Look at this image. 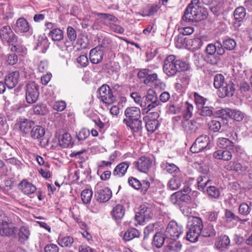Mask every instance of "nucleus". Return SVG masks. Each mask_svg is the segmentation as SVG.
I'll return each instance as SVG.
<instances>
[{
	"mask_svg": "<svg viewBox=\"0 0 252 252\" xmlns=\"http://www.w3.org/2000/svg\"><path fill=\"white\" fill-rule=\"evenodd\" d=\"M21 222V219L15 215L6 216L0 212V235L2 237H15L17 231V226Z\"/></svg>",
	"mask_w": 252,
	"mask_h": 252,
	"instance_id": "1",
	"label": "nucleus"
},
{
	"mask_svg": "<svg viewBox=\"0 0 252 252\" xmlns=\"http://www.w3.org/2000/svg\"><path fill=\"white\" fill-rule=\"evenodd\" d=\"M125 118L123 122L131 131L137 132L142 128V122L140 120L141 111L137 107H129L125 111Z\"/></svg>",
	"mask_w": 252,
	"mask_h": 252,
	"instance_id": "2",
	"label": "nucleus"
},
{
	"mask_svg": "<svg viewBox=\"0 0 252 252\" xmlns=\"http://www.w3.org/2000/svg\"><path fill=\"white\" fill-rule=\"evenodd\" d=\"M189 65L185 62L177 60L174 55L168 56L164 61L163 66V72L168 76L175 75L177 72L187 70Z\"/></svg>",
	"mask_w": 252,
	"mask_h": 252,
	"instance_id": "3",
	"label": "nucleus"
},
{
	"mask_svg": "<svg viewBox=\"0 0 252 252\" xmlns=\"http://www.w3.org/2000/svg\"><path fill=\"white\" fill-rule=\"evenodd\" d=\"M186 234L187 239L191 242L197 241L203 228V224L201 218L197 217H190L188 222Z\"/></svg>",
	"mask_w": 252,
	"mask_h": 252,
	"instance_id": "4",
	"label": "nucleus"
},
{
	"mask_svg": "<svg viewBox=\"0 0 252 252\" xmlns=\"http://www.w3.org/2000/svg\"><path fill=\"white\" fill-rule=\"evenodd\" d=\"M0 37L3 42L11 46L10 50L18 52L17 37L9 26H3L0 30Z\"/></svg>",
	"mask_w": 252,
	"mask_h": 252,
	"instance_id": "5",
	"label": "nucleus"
},
{
	"mask_svg": "<svg viewBox=\"0 0 252 252\" xmlns=\"http://www.w3.org/2000/svg\"><path fill=\"white\" fill-rule=\"evenodd\" d=\"M159 105H160V102L156 94L152 91L151 93L148 92L147 95L142 97L140 106L146 113H148Z\"/></svg>",
	"mask_w": 252,
	"mask_h": 252,
	"instance_id": "6",
	"label": "nucleus"
},
{
	"mask_svg": "<svg viewBox=\"0 0 252 252\" xmlns=\"http://www.w3.org/2000/svg\"><path fill=\"white\" fill-rule=\"evenodd\" d=\"M210 137L207 135H202L195 140L190 148L192 153H198L210 148Z\"/></svg>",
	"mask_w": 252,
	"mask_h": 252,
	"instance_id": "7",
	"label": "nucleus"
},
{
	"mask_svg": "<svg viewBox=\"0 0 252 252\" xmlns=\"http://www.w3.org/2000/svg\"><path fill=\"white\" fill-rule=\"evenodd\" d=\"M183 233V228L175 221H170L164 232L165 236L167 239L176 240Z\"/></svg>",
	"mask_w": 252,
	"mask_h": 252,
	"instance_id": "8",
	"label": "nucleus"
},
{
	"mask_svg": "<svg viewBox=\"0 0 252 252\" xmlns=\"http://www.w3.org/2000/svg\"><path fill=\"white\" fill-rule=\"evenodd\" d=\"M153 216L152 208L143 204L139 207V212L135 215V219L139 224H142L151 219Z\"/></svg>",
	"mask_w": 252,
	"mask_h": 252,
	"instance_id": "9",
	"label": "nucleus"
},
{
	"mask_svg": "<svg viewBox=\"0 0 252 252\" xmlns=\"http://www.w3.org/2000/svg\"><path fill=\"white\" fill-rule=\"evenodd\" d=\"M99 98L105 104L110 105L116 100V97L113 94L112 91L107 85H103L99 89Z\"/></svg>",
	"mask_w": 252,
	"mask_h": 252,
	"instance_id": "10",
	"label": "nucleus"
},
{
	"mask_svg": "<svg viewBox=\"0 0 252 252\" xmlns=\"http://www.w3.org/2000/svg\"><path fill=\"white\" fill-rule=\"evenodd\" d=\"M38 88L33 82L29 83L27 85L26 99L28 103H33L36 101L39 96Z\"/></svg>",
	"mask_w": 252,
	"mask_h": 252,
	"instance_id": "11",
	"label": "nucleus"
},
{
	"mask_svg": "<svg viewBox=\"0 0 252 252\" xmlns=\"http://www.w3.org/2000/svg\"><path fill=\"white\" fill-rule=\"evenodd\" d=\"M118 21L116 17H101L100 22L104 25L110 28L112 31L116 33H122L124 30L121 26L115 23Z\"/></svg>",
	"mask_w": 252,
	"mask_h": 252,
	"instance_id": "12",
	"label": "nucleus"
},
{
	"mask_svg": "<svg viewBox=\"0 0 252 252\" xmlns=\"http://www.w3.org/2000/svg\"><path fill=\"white\" fill-rule=\"evenodd\" d=\"M152 161L147 157H141L133 164L135 168L140 172L147 173L151 168Z\"/></svg>",
	"mask_w": 252,
	"mask_h": 252,
	"instance_id": "13",
	"label": "nucleus"
},
{
	"mask_svg": "<svg viewBox=\"0 0 252 252\" xmlns=\"http://www.w3.org/2000/svg\"><path fill=\"white\" fill-rule=\"evenodd\" d=\"M217 145L220 148L229 149L232 152H238L241 150L240 147L234 145L231 140L223 137L219 138L217 140Z\"/></svg>",
	"mask_w": 252,
	"mask_h": 252,
	"instance_id": "14",
	"label": "nucleus"
},
{
	"mask_svg": "<svg viewBox=\"0 0 252 252\" xmlns=\"http://www.w3.org/2000/svg\"><path fill=\"white\" fill-rule=\"evenodd\" d=\"M234 84L231 81L226 82L218 91V94L220 97L224 98L226 96H232L235 91Z\"/></svg>",
	"mask_w": 252,
	"mask_h": 252,
	"instance_id": "15",
	"label": "nucleus"
},
{
	"mask_svg": "<svg viewBox=\"0 0 252 252\" xmlns=\"http://www.w3.org/2000/svg\"><path fill=\"white\" fill-rule=\"evenodd\" d=\"M225 168L228 171H235L237 172H245L249 169L248 163L242 162H239L236 161H230L229 164L225 167Z\"/></svg>",
	"mask_w": 252,
	"mask_h": 252,
	"instance_id": "16",
	"label": "nucleus"
},
{
	"mask_svg": "<svg viewBox=\"0 0 252 252\" xmlns=\"http://www.w3.org/2000/svg\"><path fill=\"white\" fill-rule=\"evenodd\" d=\"M155 118L152 119L149 116L144 117V120L146 123V128L148 132L153 133L155 131L159 126L158 121L156 119L158 117V114L157 113H154Z\"/></svg>",
	"mask_w": 252,
	"mask_h": 252,
	"instance_id": "17",
	"label": "nucleus"
},
{
	"mask_svg": "<svg viewBox=\"0 0 252 252\" xmlns=\"http://www.w3.org/2000/svg\"><path fill=\"white\" fill-rule=\"evenodd\" d=\"M95 196L98 201L106 202L111 198L112 192L110 189L107 187L100 189H97V191L95 192Z\"/></svg>",
	"mask_w": 252,
	"mask_h": 252,
	"instance_id": "18",
	"label": "nucleus"
},
{
	"mask_svg": "<svg viewBox=\"0 0 252 252\" xmlns=\"http://www.w3.org/2000/svg\"><path fill=\"white\" fill-rule=\"evenodd\" d=\"M104 50L99 47H95L90 52V59L92 63L97 64L100 63L104 55Z\"/></svg>",
	"mask_w": 252,
	"mask_h": 252,
	"instance_id": "19",
	"label": "nucleus"
},
{
	"mask_svg": "<svg viewBox=\"0 0 252 252\" xmlns=\"http://www.w3.org/2000/svg\"><path fill=\"white\" fill-rule=\"evenodd\" d=\"M199 0H191L185 11L184 16L189 14H190L192 16H199V14L198 10L199 9L201 11L202 9H204V8L199 6Z\"/></svg>",
	"mask_w": 252,
	"mask_h": 252,
	"instance_id": "20",
	"label": "nucleus"
},
{
	"mask_svg": "<svg viewBox=\"0 0 252 252\" xmlns=\"http://www.w3.org/2000/svg\"><path fill=\"white\" fill-rule=\"evenodd\" d=\"M19 80V72L13 71L5 76L4 81L9 89H13L18 84Z\"/></svg>",
	"mask_w": 252,
	"mask_h": 252,
	"instance_id": "21",
	"label": "nucleus"
},
{
	"mask_svg": "<svg viewBox=\"0 0 252 252\" xmlns=\"http://www.w3.org/2000/svg\"><path fill=\"white\" fill-rule=\"evenodd\" d=\"M19 130L23 133H29L34 125L32 121L27 119L20 118L18 122Z\"/></svg>",
	"mask_w": 252,
	"mask_h": 252,
	"instance_id": "22",
	"label": "nucleus"
},
{
	"mask_svg": "<svg viewBox=\"0 0 252 252\" xmlns=\"http://www.w3.org/2000/svg\"><path fill=\"white\" fill-rule=\"evenodd\" d=\"M30 234V231L27 226H21L17 233L18 242L21 244H25L29 239Z\"/></svg>",
	"mask_w": 252,
	"mask_h": 252,
	"instance_id": "23",
	"label": "nucleus"
},
{
	"mask_svg": "<svg viewBox=\"0 0 252 252\" xmlns=\"http://www.w3.org/2000/svg\"><path fill=\"white\" fill-rule=\"evenodd\" d=\"M182 126L185 131L188 134L195 133L197 130L196 123L194 121L185 119L182 121Z\"/></svg>",
	"mask_w": 252,
	"mask_h": 252,
	"instance_id": "24",
	"label": "nucleus"
},
{
	"mask_svg": "<svg viewBox=\"0 0 252 252\" xmlns=\"http://www.w3.org/2000/svg\"><path fill=\"white\" fill-rule=\"evenodd\" d=\"M50 43L45 34H42L38 36L36 49H40L42 53H44L49 46Z\"/></svg>",
	"mask_w": 252,
	"mask_h": 252,
	"instance_id": "25",
	"label": "nucleus"
},
{
	"mask_svg": "<svg viewBox=\"0 0 252 252\" xmlns=\"http://www.w3.org/2000/svg\"><path fill=\"white\" fill-rule=\"evenodd\" d=\"M230 244V240L229 237L226 235H222L216 241L215 246L217 249L220 251L226 247H229Z\"/></svg>",
	"mask_w": 252,
	"mask_h": 252,
	"instance_id": "26",
	"label": "nucleus"
},
{
	"mask_svg": "<svg viewBox=\"0 0 252 252\" xmlns=\"http://www.w3.org/2000/svg\"><path fill=\"white\" fill-rule=\"evenodd\" d=\"M129 166L126 162H122L117 165L113 171V175L118 177L124 176Z\"/></svg>",
	"mask_w": 252,
	"mask_h": 252,
	"instance_id": "27",
	"label": "nucleus"
},
{
	"mask_svg": "<svg viewBox=\"0 0 252 252\" xmlns=\"http://www.w3.org/2000/svg\"><path fill=\"white\" fill-rule=\"evenodd\" d=\"M30 132V135L32 138L43 140V137L45 134V129L41 126H33Z\"/></svg>",
	"mask_w": 252,
	"mask_h": 252,
	"instance_id": "28",
	"label": "nucleus"
},
{
	"mask_svg": "<svg viewBox=\"0 0 252 252\" xmlns=\"http://www.w3.org/2000/svg\"><path fill=\"white\" fill-rule=\"evenodd\" d=\"M20 186L22 191L27 195L32 194L36 189V187L33 185L26 180H23L21 182Z\"/></svg>",
	"mask_w": 252,
	"mask_h": 252,
	"instance_id": "29",
	"label": "nucleus"
},
{
	"mask_svg": "<svg viewBox=\"0 0 252 252\" xmlns=\"http://www.w3.org/2000/svg\"><path fill=\"white\" fill-rule=\"evenodd\" d=\"M30 29L28 21L23 17L19 18L16 22L15 31L20 32H26Z\"/></svg>",
	"mask_w": 252,
	"mask_h": 252,
	"instance_id": "30",
	"label": "nucleus"
},
{
	"mask_svg": "<svg viewBox=\"0 0 252 252\" xmlns=\"http://www.w3.org/2000/svg\"><path fill=\"white\" fill-rule=\"evenodd\" d=\"M165 234L161 232H157L153 237L152 245L157 248H160L163 245V244L166 239Z\"/></svg>",
	"mask_w": 252,
	"mask_h": 252,
	"instance_id": "31",
	"label": "nucleus"
},
{
	"mask_svg": "<svg viewBox=\"0 0 252 252\" xmlns=\"http://www.w3.org/2000/svg\"><path fill=\"white\" fill-rule=\"evenodd\" d=\"M48 35L54 41L60 42L63 39V32L58 28H54L50 31Z\"/></svg>",
	"mask_w": 252,
	"mask_h": 252,
	"instance_id": "32",
	"label": "nucleus"
},
{
	"mask_svg": "<svg viewBox=\"0 0 252 252\" xmlns=\"http://www.w3.org/2000/svg\"><path fill=\"white\" fill-rule=\"evenodd\" d=\"M73 242V237L70 236H59L58 239V244L63 248H70Z\"/></svg>",
	"mask_w": 252,
	"mask_h": 252,
	"instance_id": "33",
	"label": "nucleus"
},
{
	"mask_svg": "<svg viewBox=\"0 0 252 252\" xmlns=\"http://www.w3.org/2000/svg\"><path fill=\"white\" fill-rule=\"evenodd\" d=\"M125 213V208L122 205H117L114 207L112 211V217L115 220H120L122 219Z\"/></svg>",
	"mask_w": 252,
	"mask_h": 252,
	"instance_id": "34",
	"label": "nucleus"
},
{
	"mask_svg": "<svg viewBox=\"0 0 252 252\" xmlns=\"http://www.w3.org/2000/svg\"><path fill=\"white\" fill-rule=\"evenodd\" d=\"M140 234V232L136 228H130L125 232L123 239L125 241H128L134 238L139 237Z\"/></svg>",
	"mask_w": 252,
	"mask_h": 252,
	"instance_id": "35",
	"label": "nucleus"
},
{
	"mask_svg": "<svg viewBox=\"0 0 252 252\" xmlns=\"http://www.w3.org/2000/svg\"><path fill=\"white\" fill-rule=\"evenodd\" d=\"M33 111L36 115H45L48 112L46 104L39 103L33 106Z\"/></svg>",
	"mask_w": 252,
	"mask_h": 252,
	"instance_id": "36",
	"label": "nucleus"
},
{
	"mask_svg": "<svg viewBox=\"0 0 252 252\" xmlns=\"http://www.w3.org/2000/svg\"><path fill=\"white\" fill-rule=\"evenodd\" d=\"M184 192L185 193H183L182 191H177L175 193H174L172 195V197H176L178 198L181 201L189 202L191 200V197L189 195L187 192L189 191V189L187 188L186 190L184 189Z\"/></svg>",
	"mask_w": 252,
	"mask_h": 252,
	"instance_id": "37",
	"label": "nucleus"
},
{
	"mask_svg": "<svg viewBox=\"0 0 252 252\" xmlns=\"http://www.w3.org/2000/svg\"><path fill=\"white\" fill-rule=\"evenodd\" d=\"M161 167L169 173H177L179 171V168L174 163H169L166 161L162 162Z\"/></svg>",
	"mask_w": 252,
	"mask_h": 252,
	"instance_id": "38",
	"label": "nucleus"
},
{
	"mask_svg": "<svg viewBox=\"0 0 252 252\" xmlns=\"http://www.w3.org/2000/svg\"><path fill=\"white\" fill-rule=\"evenodd\" d=\"M182 248V245L180 242L175 240H171L167 246V252H179Z\"/></svg>",
	"mask_w": 252,
	"mask_h": 252,
	"instance_id": "39",
	"label": "nucleus"
},
{
	"mask_svg": "<svg viewBox=\"0 0 252 252\" xmlns=\"http://www.w3.org/2000/svg\"><path fill=\"white\" fill-rule=\"evenodd\" d=\"M197 180L198 189L201 190H204L207 184L210 181L208 176L205 174L199 176Z\"/></svg>",
	"mask_w": 252,
	"mask_h": 252,
	"instance_id": "40",
	"label": "nucleus"
},
{
	"mask_svg": "<svg viewBox=\"0 0 252 252\" xmlns=\"http://www.w3.org/2000/svg\"><path fill=\"white\" fill-rule=\"evenodd\" d=\"M59 141L61 146L67 147L71 142V135L68 133H64L59 138Z\"/></svg>",
	"mask_w": 252,
	"mask_h": 252,
	"instance_id": "41",
	"label": "nucleus"
},
{
	"mask_svg": "<svg viewBox=\"0 0 252 252\" xmlns=\"http://www.w3.org/2000/svg\"><path fill=\"white\" fill-rule=\"evenodd\" d=\"M166 109L167 113L171 115L179 114L181 111V107L180 105L173 103L168 104Z\"/></svg>",
	"mask_w": 252,
	"mask_h": 252,
	"instance_id": "42",
	"label": "nucleus"
},
{
	"mask_svg": "<svg viewBox=\"0 0 252 252\" xmlns=\"http://www.w3.org/2000/svg\"><path fill=\"white\" fill-rule=\"evenodd\" d=\"M207 192L211 198L216 199L219 198L220 194V189L213 186H210L207 188Z\"/></svg>",
	"mask_w": 252,
	"mask_h": 252,
	"instance_id": "43",
	"label": "nucleus"
},
{
	"mask_svg": "<svg viewBox=\"0 0 252 252\" xmlns=\"http://www.w3.org/2000/svg\"><path fill=\"white\" fill-rule=\"evenodd\" d=\"M226 82L224 81V77L221 74H218L214 77V86L216 89H221Z\"/></svg>",
	"mask_w": 252,
	"mask_h": 252,
	"instance_id": "44",
	"label": "nucleus"
},
{
	"mask_svg": "<svg viewBox=\"0 0 252 252\" xmlns=\"http://www.w3.org/2000/svg\"><path fill=\"white\" fill-rule=\"evenodd\" d=\"M201 17H182L181 23L183 26H187L188 23H190L193 25L196 24L201 20Z\"/></svg>",
	"mask_w": 252,
	"mask_h": 252,
	"instance_id": "45",
	"label": "nucleus"
},
{
	"mask_svg": "<svg viewBox=\"0 0 252 252\" xmlns=\"http://www.w3.org/2000/svg\"><path fill=\"white\" fill-rule=\"evenodd\" d=\"M93 195V191L90 189L83 190L81 192V198L84 204L90 203Z\"/></svg>",
	"mask_w": 252,
	"mask_h": 252,
	"instance_id": "46",
	"label": "nucleus"
},
{
	"mask_svg": "<svg viewBox=\"0 0 252 252\" xmlns=\"http://www.w3.org/2000/svg\"><path fill=\"white\" fill-rule=\"evenodd\" d=\"M245 116V114L239 110L231 109L230 118L237 122L242 121Z\"/></svg>",
	"mask_w": 252,
	"mask_h": 252,
	"instance_id": "47",
	"label": "nucleus"
},
{
	"mask_svg": "<svg viewBox=\"0 0 252 252\" xmlns=\"http://www.w3.org/2000/svg\"><path fill=\"white\" fill-rule=\"evenodd\" d=\"M209 129L213 132H218L220 129L221 125L220 121L211 120L208 124Z\"/></svg>",
	"mask_w": 252,
	"mask_h": 252,
	"instance_id": "48",
	"label": "nucleus"
},
{
	"mask_svg": "<svg viewBox=\"0 0 252 252\" xmlns=\"http://www.w3.org/2000/svg\"><path fill=\"white\" fill-rule=\"evenodd\" d=\"M160 4H148L145 8V11L148 12L147 16H152L157 13L160 8Z\"/></svg>",
	"mask_w": 252,
	"mask_h": 252,
	"instance_id": "49",
	"label": "nucleus"
},
{
	"mask_svg": "<svg viewBox=\"0 0 252 252\" xmlns=\"http://www.w3.org/2000/svg\"><path fill=\"white\" fill-rule=\"evenodd\" d=\"M252 204L250 203V205H248L246 203H242L239 205V213L241 215L243 216H247L250 214L251 210Z\"/></svg>",
	"mask_w": 252,
	"mask_h": 252,
	"instance_id": "50",
	"label": "nucleus"
},
{
	"mask_svg": "<svg viewBox=\"0 0 252 252\" xmlns=\"http://www.w3.org/2000/svg\"><path fill=\"white\" fill-rule=\"evenodd\" d=\"M201 232L202 236L205 237H212L216 235V231L212 224H209Z\"/></svg>",
	"mask_w": 252,
	"mask_h": 252,
	"instance_id": "51",
	"label": "nucleus"
},
{
	"mask_svg": "<svg viewBox=\"0 0 252 252\" xmlns=\"http://www.w3.org/2000/svg\"><path fill=\"white\" fill-rule=\"evenodd\" d=\"M199 110V114L203 117H210L213 115V107L208 106H201L200 108H198Z\"/></svg>",
	"mask_w": 252,
	"mask_h": 252,
	"instance_id": "52",
	"label": "nucleus"
},
{
	"mask_svg": "<svg viewBox=\"0 0 252 252\" xmlns=\"http://www.w3.org/2000/svg\"><path fill=\"white\" fill-rule=\"evenodd\" d=\"M105 67L109 73L117 72L120 70V66L118 63L111 61L105 64Z\"/></svg>",
	"mask_w": 252,
	"mask_h": 252,
	"instance_id": "53",
	"label": "nucleus"
},
{
	"mask_svg": "<svg viewBox=\"0 0 252 252\" xmlns=\"http://www.w3.org/2000/svg\"><path fill=\"white\" fill-rule=\"evenodd\" d=\"M98 45L96 47H99L100 49H105L108 47L111 42V40L109 38L103 37L99 36L97 37Z\"/></svg>",
	"mask_w": 252,
	"mask_h": 252,
	"instance_id": "54",
	"label": "nucleus"
},
{
	"mask_svg": "<svg viewBox=\"0 0 252 252\" xmlns=\"http://www.w3.org/2000/svg\"><path fill=\"white\" fill-rule=\"evenodd\" d=\"M168 185L171 189L176 190L181 186V182L178 178L174 177L169 180Z\"/></svg>",
	"mask_w": 252,
	"mask_h": 252,
	"instance_id": "55",
	"label": "nucleus"
},
{
	"mask_svg": "<svg viewBox=\"0 0 252 252\" xmlns=\"http://www.w3.org/2000/svg\"><path fill=\"white\" fill-rule=\"evenodd\" d=\"M204 59L207 63L212 65H216L218 63L220 58L217 55L213 54L211 55H205Z\"/></svg>",
	"mask_w": 252,
	"mask_h": 252,
	"instance_id": "56",
	"label": "nucleus"
},
{
	"mask_svg": "<svg viewBox=\"0 0 252 252\" xmlns=\"http://www.w3.org/2000/svg\"><path fill=\"white\" fill-rule=\"evenodd\" d=\"M67 37L70 42H74L77 38L76 31L72 27L69 26L67 28Z\"/></svg>",
	"mask_w": 252,
	"mask_h": 252,
	"instance_id": "57",
	"label": "nucleus"
},
{
	"mask_svg": "<svg viewBox=\"0 0 252 252\" xmlns=\"http://www.w3.org/2000/svg\"><path fill=\"white\" fill-rule=\"evenodd\" d=\"M194 102L197 107H201L205 104L206 99L195 92L193 94Z\"/></svg>",
	"mask_w": 252,
	"mask_h": 252,
	"instance_id": "58",
	"label": "nucleus"
},
{
	"mask_svg": "<svg viewBox=\"0 0 252 252\" xmlns=\"http://www.w3.org/2000/svg\"><path fill=\"white\" fill-rule=\"evenodd\" d=\"M235 41L231 38L227 39L223 42V47L228 50H232L236 47Z\"/></svg>",
	"mask_w": 252,
	"mask_h": 252,
	"instance_id": "59",
	"label": "nucleus"
},
{
	"mask_svg": "<svg viewBox=\"0 0 252 252\" xmlns=\"http://www.w3.org/2000/svg\"><path fill=\"white\" fill-rule=\"evenodd\" d=\"M90 134V130L88 129L84 128L77 134V138L79 141H83L87 138Z\"/></svg>",
	"mask_w": 252,
	"mask_h": 252,
	"instance_id": "60",
	"label": "nucleus"
},
{
	"mask_svg": "<svg viewBox=\"0 0 252 252\" xmlns=\"http://www.w3.org/2000/svg\"><path fill=\"white\" fill-rule=\"evenodd\" d=\"M230 112H231V109L226 108L217 110L216 113L219 117L226 119L228 117H230Z\"/></svg>",
	"mask_w": 252,
	"mask_h": 252,
	"instance_id": "61",
	"label": "nucleus"
},
{
	"mask_svg": "<svg viewBox=\"0 0 252 252\" xmlns=\"http://www.w3.org/2000/svg\"><path fill=\"white\" fill-rule=\"evenodd\" d=\"M128 183L131 187L135 189H140L141 182L137 179L133 177H130L128 179Z\"/></svg>",
	"mask_w": 252,
	"mask_h": 252,
	"instance_id": "62",
	"label": "nucleus"
},
{
	"mask_svg": "<svg viewBox=\"0 0 252 252\" xmlns=\"http://www.w3.org/2000/svg\"><path fill=\"white\" fill-rule=\"evenodd\" d=\"M224 216L227 222H231L232 220H236L239 219L238 216H236L234 213L227 209L225 211Z\"/></svg>",
	"mask_w": 252,
	"mask_h": 252,
	"instance_id": "63",
	"label": "nucleus"
},
{
	"mask_svg": "<svg viewBox=\"0 0 252 252\" xmlns=\"http://www.w3.org/2000/svg\"><path fill=\"white\" fill-rule=\"evenodd\" d=\"M186 109L184 114V117L185 119H189L192 116L193 106L188 102H186Z\"/></svg>",
	"mask_w": 252,
	"mask_h": 252,
	"instance_id": "64",
	"label": "nucleus"
}]
</instances>
